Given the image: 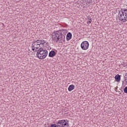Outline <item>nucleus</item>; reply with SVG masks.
<instances>
[{
    "instance_id": "9d476101",
    "label": "nucleus",
    "mask_w": 127,
    "mask_h": 127,
    "mask_svg": "<svg viewBox=\"0 0 127 127\" xmlns=\"http://www.w3.org/2000/svg\"><path fill=\"white\" fill-rule=\"evenodd\" d=\"M74 89H75V86H74L73 84H71L69 86L68 88V91H69V92H71V91H72V90H74Z\"/></svg>"
},
{
    "instance_id": "2eb2a0df",
    "label": "nucleus",
    "mask_w": 127,
    "mask_h": 127,
    "mask_svg": "<svg viewBox=\"0 0 127 127\" xmlns=\"http://www.w3.org/2000/svg\"><path fill=\"white\" fill-rule=\"evenodd\" d=\"M124 93L127 94V86L125 87V88H124Z\"/></svg>"
},
{
    "instance_id": "f3484780",
    "label": "nucleus",
    "mask_w": 127,
    "mask_h": 127,
    "mask_svg": "<svg viewBox=\"0 0 127 127\" xmlns=\"http://www.w3.org/2000/svg\"><path fill=\"white\" fill-rule=\"evenodd\" d=\"M34 42H41V41H42V40H34Z\"/></svg>"
},
{
    "instance_id": "423d86ee",
    "label": "nucleus",
    "mask_w": 127,
    "mask_h": 127,
    "mask_svg": "<svg viewBox=\"0 0 127 127\" xmlns=\"http://www.w3.org/2000/svg\"><path fill=\"white\" fill-rule=\"evenodd\" d=\"M40 42H34V41H33L31 46L32 48H36V49H39V48H40Z\"/></svg>"
},
{
    "instance_id": "1a4fd4ad",
    "label": "nucleus",
    "mask_w": 127,
    "mask_h": 127,
    "mask_svg": "<svg viewBox=\"0 0 127 127\" xmlns=\"http://www.w3.org/2000/svg\"><path fill=\"white\" fill-rule=\"evenodd\" d=\"M115 79L116 80V82H120V81H121V75L119 74L115 75Z\"/></svg>"
},
{
    "instance_id": "39448f33",
    "label": "nucleus",
    "mask_w": 127,
    "mask_h": 127,
    "mask_svg": "<svg viewBox=\"0 0 127 127\" xmlns=\"http://www.w3.org/2000/svg\"><path fill=\"white\" fill-rule=\"evenodd\" d=\"M89 42L87 41H84L81 43L80 47L82 50H87L89 48Z\"/></svg>"
},
{
    "instance_id": "f257e3e1",
    "label": "nucleus",
    "mask_w": 127,
    "mask_h": 127,
    "mask_svg": "<svg viewBox=\"0 0 127 127\" xmlns=\"http://www.w3.org/2000/svg\"><path fill=\"white\" fill-rule=\"evenodd\" d=\"M66 29H62L58 31H54L51 34L52 40L56 42L63 41L65 42V35H66Z\"/></svg>"
},
{
    "instance_id": "6ab92c4d",
    "label": "nucleus",
    "mask_w": 127,
    "mask_h": 127,
    "mask_svg": "<svg viewBox=\"0 0 127 127\" xmlns=\"http://www.w3.org/2000/svg\"><path fill=\"white\" fill-rule=\"evenodd\" d=\"M122 65H123V66H124V67H126V66H127V64H125V63H123L122 64Z\"/></svg>"
},
{
    "instance_id": "6e6552de",
    "label": "nucleus",
    "mask_w": 127,
    "mask_h": 127,
    "mask_svg": "<svg viewBox=\"0 0 127 127\" xmlns=\"http://www.w3.org/2000/svg\"><path fill=\"white\" fill-rule=\"evenodd\" d=\"M71 38H72V33H71V32H68L66 35L67 41H69Z\"/></svg>"
},
{
    "instance_id": "0eeeda50",
    "label": "nucleus",
    "mask_w": 127,
    "mask_h": 127,
    "mask_svg": "<svg viewBox=\"0 0 127 127\" xmlns=\"http://www.w3.org/2000/svg\"><path fill=\"white\" fill-rule=\"evenodd\" d=\"M56 55V52L54 51H51L49 54V57H54Z\"/></svg>"
},
{
    "instance_id": "dca6fc26",
    "label": "nucleus",
    "mask_w": 127,
    "mask_h": 127,
    "mask_svg": "<svg viewBox=\"0 0 127 127\" xmlns=\"http://www.w3.org/2000/svg\"><path fill=\"white\" fill-rule=\"evenodd\" d=\"M91 22H92V19H90V20L89 21H88L87 23H88V24H90V23H91Z\"/></svg>"
},
{
    "instance_id": "4468645a",
    "label": "nucleus",
    "mask_w": 127,
    "mask_h": 127,
    "mask_svg": "<svg viewBox=\"0 0 127 127\" xmlns=\"http://www.w3.org/2000/svg\"><path fill=\"white\" fill-rule=\"evenodd\" d=\"M51 127H59L58 126H57V124H52L51 125Z\"/></svg>"
},
{
    "instance_id": "9b49d317",
    "label": "nucleus",
    "mask_w": 127,
    "mask_h": 127,
    "mask_svg": "<svg viewBox=\"0 0 127 127\" xmlns=\"http://www.w3.org/2000/svg\"><path fill=\"white\" fill-rule=\"evenodd\" d=\"M42 40V41L40 42V45H44V44H45V43H46V41L44 40Z\"/></svg>"
},
{
    "instance_id": "ddd939ff",
    "label": "nucleus",
    "mask_w": 127,
    "mask_h": 127,
    "mask_svg": "<svg viewBox=\"0 0 127 127\" xmlns=\"http://www.w3.org/2000/svg\"><path fill=\"white\" fill-rule=\"evenodd\" d=\"M124 78H125V80L124 81H125L126 82V83H127V73H126V75L124 76Z\"/></svg>"
},
{
    "instance_id": "f03ea898",
    "label": "nucleus",
    "mask_w": 127,
    "mask_h": 127,
    "mask_svg": "<svg viewBox=\"0 0 127 127\" xmlns=\"http://www.w3.org/2000/svg\"><path fill=\"white\" fill-rule=\"evenodd\" d=\"M118 18L122 22H127V9L121 8V10H119Z\"/></svg>"
},
{
    "instance_id": "7ed1b4c3",
    "label": "nucleus",
    "mask_w": 127,
    "mask_h": 127,
    "mask_svg": "<svg viewBox=\"0 0 127 127\" xmlns=\"http://www.w3.org/2000/svg\"><path fill=\"white\" fill-rule=\"evenodd\" d=\"M35 52H37L36 56L39 59H45L48 54V51L46 50H44L42 47L40 48L39 50H35Z\"/></svg>"
},
{
    "instance_id": "a211bd4d",
    "label": "nucleus",
    "mask_w": 127,
    "mask_h": 127,
    "mask_svg": "<svg viewBox=\"0 0 127 127\" xmlns=\"http://www.w3.org/2000/svg\"><path fill=\"white\" fill-rule=\"evenodd\" d=\"M35 49H36V48H32V50L33 51H34V52H35Z\"/></svg>"
},
{
    "instance_id": "f8f14e48",
    "label": "nucleus",
    "mask_w": 127,
    "mask_h": 127,
    "mask_svg": "<svg viewBox=\"0 0 127 127\" xmlns=\"http://www.w3.org/2000/svg\"><path fill=\"white\" fill-rule=\"evenodd\" d=\"M85 2H86V4L88 3V4L90 3H91L92 0H85Z\"/></svg>"
},
{
    "instance_id": "20e7f679",
    "label": "nucleus",
    "mask_w": 127,
    "mask_h": 127,
    "mask_svg": "<svg viewBox=\"0 0 127 127\" xmlns=\"http://www.w3.org/2000/svg\"><path fill=\"white\" fill-rule=\"evenodd\" d=\"M57 125L59 127H68L69 124L66 122V120H61L59 121L57 123Z\"/></svg>"
}]
</instances>
